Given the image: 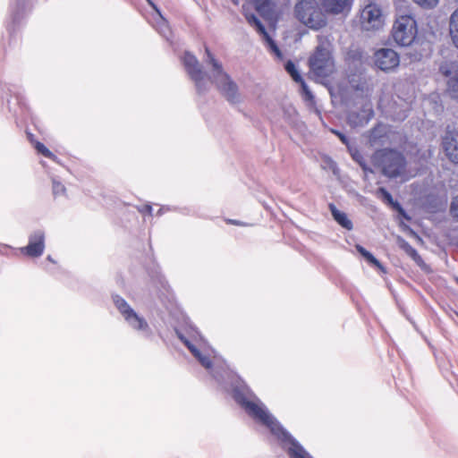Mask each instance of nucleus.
Here are the masks:
<instances>
[{
  "instance_id": "nucleus-1",
  "label": "nucleus",
  "mask_w": 458,
  "mask_h": 458,
  "mask_svg": "<svg viewBox=\"0 0 458 458\" xmlns=\"http://www.w3.org/2000/svg\"><path fill=\"white\" fill-rule=\"evenodd\" d=\"M234 400L256 421L269 428L281 442L290 458H312L309 453L279 424L265 404L246 386L233 388Z\"/></svg>"
},
{
  "instance_id": "nucleus-2",
  "label": "nucleus",
  "mask_w": 458,
  "mask_h": 458,
  "mask_svg": "<svg viewBox=\"0 0 458 458\" xmlns=\"http://www.w3.org/2000/svg\"><path fill=\"white\" fill-rule=\"evenodd\" d=\"M205 63L211 66L210 76L202 71L201 65L196 56L190 52H185L182 61L187 73L195 82L199 92L207 90V83L210 81L214 83L224 97L231 103L236 104L242 101L237 84L224 71L222 64L216 60L208 47L205 48Z\"/></svg>"
},
{
  "instance_id": "nucleus-3",
  "label": "nucleus",
  "mask_w": 458,
  "mask_h": 458,
  "mask_svg": "<svg viewBox=\"0 0 458 458\" xmlns=\"http://www.w3.org/2000/svg\"><path fill=\"white\" fill-rule=\"evenodd\" d=\"M177 335L199 362L218 379V376L213 372L212 366L219 364L221 360L203 336L194 329L190 331L188 336L180 332H177Z\"/></svg>"
},
{
  "instance_id": "nucleus-4",
  "label": "nucleus",
  "mask_w": 458,
  "mask_h": 458,
  "mask_svg": "<svg viewBox=\"0 0 458 458\" xmlns=\"http://www.w3.org/2000/svg\"><path fill=\"white\" fill-rule=\"evenodd\" d=\"M373 163L382 169V173L390 178L405 176V159L393 149L377 150L372 157Z\"/></svg>"
},
{
  "instance_id": "nucleus-5",
  "label": "nucleus",
  "mask_w": 458,
  "mask_h": 458,
  "mask_svg": "<svg viewBox=\"0 0 458 458\" xmlns=\"http://www.w3.org/2000/svg\"><path fill=\"white\" fill-rule=\"evenodd\" d=\"M294 11L296 18L312 30H319L327 24L326 14L320 10L316 0L299 1Z\"/></svg>"
},
{
  "instance_id": "nucleus-6",
  "label": "nucleus",
  "mask_w": 458,
  "mask_h": 458,
  "mask_svg": "<svg viewBox=\"0 0 458 458\" xmlns=\"http://www.w3.org/2000/svg\"><path fill=\"white\" fill-rule=\"evenodd\" d=\"M310 66L313 76L320 81L334 72L335 64L328 44L322 43L317 47L314 55L310 58Z\"/></svg>"
},
{
  "instance_id": "nucleus-7",
  "label": "nucleus",
  "mask_w": 458,
  "mask_h": 458,
  "mask_svg": "<svg viewBox=\"0 0 458 458\" xmlns=\"http://www.w3.org/2000/svg\"><path fill=\"white\" fill-rule=\"evenodd\" d=\"M417 35V23L415 19L408 14L398 16L393 25L392 36L400 46H410Z\"/></svg>"
},
{
  "instance_id": "nucleus-8",
  "label": "nucleus",
  "mask_w": 458,
  "mask_h": 458,
  "mask_svg": "<svg viewBox=\"0 0 458 458\" xmlns=\"http://www.w3.org/2000/svg\"><path fill=\"white\" fill-rule=\"evenodd\" d=\"M359 23L364 31H377L385 25V16L381 7L375 4H366L360 13Z\"/></svg>"
},
{
  "instance_id": "nucleus-9",
  "label": "nucleus",
  "mask_w": 458,
  "mask_h": 458,
  "mask_svg": "<svg viewBox=\"0 0 458 458\" xmlns=\"http://www.w3.org/2000/svg\"><path fill=\"white\" fill-rule=\"evenodd\" d=\"M113 301L123 319L131 328L142 332L148 331L149 327L146 319L136 313L123 298L119 295H114Z\"/></svg>"
},
{
  "instance_id": "nucleus-10",
  "label": "nucleus",
  "mask_w": 458,
  "mask_h": 458,
  "mask_svg": "<svg viewBox=\"0 0 458 458\" xmlns=\"http://www.w3.org/2000/svg\"><path fill=\"white\" fill-rule=\"evenodd\" d=\"M374 64L381 71L394 72L400 64V56L392 48H380L374 53Z\"/></svg>"
},
{
  "instance_id": "nucleus-11",
  "label": "nucleus",
  "mask_w": 458,
  "mask_h": 458,
  "mask_svg": "<svg viewBox=\"0 0 458 458\" xmlns=\"http://www.w3.org/2000/svg\"><path fill=\"white\" fill-rule=\"evenodd\" d=\"M439 72L446 79L447 90L453 98H458V64L445 62L441 64Z\"/></svg>"
},
{
  "instance_id": "nucleus-12",
  "label": "nucleus",
  "mask_w": 458,
  "mask_h": 458,
  "mask_svg": "<svg viewBox=\"0 0 458 458\" xmlns=\"http://www.w3.org/2000/svg\"><path fill=\"white\" fill-rule=\"evenodd\" d=\"M245 19L247 22L253 27L263 38V39L267 44V47H269L270 51L274 53L278 58H282V53L275 41L271 38V37L268 35V33L266 30V28L261 23V21L259 20V18L253 14V13H246Z\"/></svg>"
},
{
  "instance_id": "nucleus-13",
  "label": "nucleus",
  "mask_w": 458,
  "mask_h": 458,
  "mask_svg": "<svg viewBox=\"0 0 458 458\" xmlns=\"http://www.w3.org/2000/svg\"><path fill=\"white\" fill-rule=\"evenodd\" d=\"M445 155L450 162L458 165V132L450 131L443 139Z\"/></svg>"
},
{
  "instance_id": "nucleus-14",
  "label": "nucleus",
  "mask_w": 458,
  "mask_h": 458,
  "mask_svg": "<svg viewBox=\"0 0 458 458\" xmlns=\"http://www.w3.org/2000/svg\"><path fill=\"white\" fill-rule=\"evenodd\" d=\"M352 3L353 0H321L325 12L331 14L349 13Z\"/></svg>"
},
{
  "instance_id": "nucleus-15",
  "label": "nucleus",
  "mask_w": 458,
  "mask_h": 458,
  "mask_svg": "<svg viewBox=\"0 0 458 458\" xmlns=\"http://www.w3.org/2000/svg\"><path fill=\"white\" fill-rule=\"evenodd\" d=\"M374 111L370 104H366L362 109L357 112H352L348 115V123L352 127L363 126L373 117Z\"/></svg>"
},
{
  "instance_id": "nucleus-16",
  "label": "nucleus",
  "mask_w": 458,
  "mask_h": 458,
  "mask_svg": "<svg viewBox=\"0 0 458 458\" xmlns=\"http://www.w3.org/2000/svg\"><path fill=\"white\" fill-rule=\"evenodd\" d=\"M285 70L291 75V77L293 78V80L294 81L301 83L305 100L312 101L314 97H313L311 91L309 89L308 86L302 80L301 74L299 73L294 64L292 61H288L285 64Z\"/></svg>"
},
{
  "instance_id": "nucleus-17",
  "label": "nucleus",
  "mask_w": 458,
  "mask_h": 458,
  "mask_svg": "<svg viewBox=\"0 0 458 458\" xmlns=\"http://www.w3.org/2000/svg\"><path fill=\"white\" fill-rule=\"evenodd\" d=\"M44 233L40 231L35 232L32 238H30V257L40 256L45 249Z\"/></svg>"
},
{
  "instance_id": "nucleus-18",
  "label": "nucleus",
  "mask_w": 458,
  "mask_h": 458,
  "mask_svg": "<svg viewBox=\"0 0 458 458\" xmlns=\"http://www.w3.org/2000/svg\"><path fill=\"white\" fill-rule=\"evenodd\" d=\"M329 209L331 211L334 219L344 228L352 230L353 227L352 222L349 219L344 212H342L336 208L334 204H329Z\"/></svg>"
},
{
  "instance_id": "nucleus-19",
  "label": "nucleus",
  "mask_w": 458,
  "mask_h": 458,
  "mask_svg": "<svg viewBox=\"0 0 458 458\" xmlns=\"http://www.w3.org/2000/svg\"><path fill=\"white\" fill-rule=\"evenodd\" d=\"M256 10L264 17H271L276 10L274 0H254Z\"/></svg>"
},
{
  "instance_id": "nucleus-20",
  "label": "nucleus",
  "mask_w": 458,
  "mask_h": 458,
  "mask_svg": "<svg viewBox=\"0 0 458 458\" xmlns=\"http://www.w3.org/2000/svg\"><path fill=\"white\" fill-rule=\"evenodd\" d=\"M449 35L452 43L458 48V8L450 15Z\"/></svg>"
},
{
  "instance_id": "nucleus-21",
  "label": "nucleus",
  "mask_w": 458,
  "mask_h": 458,
  "mask_svg": "<svg viewBox=\"0 0 458 458\" xmlns=\"http://www.w3.org/2000/svg\"><path fill=\"white\" fill-rule=\"evenodd\" d=\"M398 246L409 256L411 257L418 265L422 263V259L417 252V250L405 240L402 238H398Z\"/></svg>"
},
{
  "instance_id": "nucleus-22",
  "label": "nucleus",
  "mask_w": 458,
  "mask_h": 458,
  "mask_svg": "<svg viewBox=\"0 0 458 458\" xmlns=\"http://www.w3.org/2000/svg\"><path fill=\"white\" fill-rule=\"evenodd\" d=\"M348 151L352 159L361 166L365 173H372V170L365 164L362 155L355 147L348 145Z\"/></svg>"
},
{
  "instance_id": "nucleus-23",
  "label": "nucleus",
  "mask_w": 458,
  "mask_h": 458,
  "mask_svg": "<svg viewBox=\"0 0 458 458\" xmlns=\"http://www.w3.org/2000/svg\"><path fill=\"white\" fill-rule=\"evenodd\" d=\"M379 192L383 196L384 199L386 200L389 204H391L404 218H406L407 220L410 219L406 216L401 205L398 202L394 201L392 195L386 189L380 188Z\"/></svg>"
},
{
  "instance_id": "nucleus-24",
  "label": "nucleus",
  "mask_w": 458,
  "mask_h": 458,
  "mask_svg": "<svg viewBox=\"0 0 458 458\" xmlns=\"http://www.w3.org/2000/svg\"><path fill=\"white\" fill-rule=\"evenodd\" d=\"M35 148L38 154H41L42 156L48 157L56 163H59L57 157L41 142L36 141Z\"/></svg>"
},
{
  "instance_id": "nucleus-25",
  "label": "nucleus",
  "mask_w": 458,
  "mask_h": 458,
  "mask_svg": "<svg viewBox=\"0 0 458 458\" xmlns=\"http://www.w3.org/2000/svg\"><path fill=\"white\" fill-rule=\"evenodd\" d=\"M52 190H53V194L55 198L66 195L65 186L61 182L56 180L55 178L52 179Z\"/></svg>"
},
{
  "instance_id": "nucleus-26",
  "label": "nucleus",
  "mask_w": 458,
  "mask_h": 458,
  "mask_svg": "<svg viewBox=\"0 0 458 458\" xmlns=\"http://www.w3.org/2000/svg\"><path fill=\"white\" fill-rule=\"evenodd\" d=\"M416 4L426 9L436 7L439 0H413Z\"/></svg>"
},
{
  "instance_id": "nucleus-27",
  "label": "nucleus",
  "mask_w": 458,
  "mask_h": 458,
  "mask_svg": "<svg viewBox=\"0 0 458 458\" xmlns=\"http://www.w3.org/2000/svg\"><path fill=\"white\" fill-rule=\"evenodd\" d=\"M450 214L458 222V195L451 202Z\"/></svg>"
},
{
  "instance_id": "nucleus-28",
  "label": "nucleus",
  "mask_w": 458,
  "mask_h": 458,
  "mask_svg": "<svg viewBox=\"0 0 458 458\" xmlns=\"http://www.w3.org/2000/svg\"><path fill=\"white\" fill-rule=\"evenodd\" d=\"M363 257L369 261L370 262L371 264L380 267V263L378 262V260L369 251H367L365 253V255H363Z\"/></svg>"
},
{
  "instance_id": "nucleus-29",
  "label": "nucleus",
  "mask_w": 458,
  "mask_h": 458,
  "mask_svg": "<svg viewBox=\"0 0 458 458\" xmlns=\"http://www.w3.org/2000/svg\"><path fill=\"white\" fill-rule=\"evenodd\" d=\"M380 131V128H376L371 131L369 141L371 144L376 142V139L377 137V131Z\"/></svg>"
},
{
  "instance_id": "nucleus-30",
  "label": "nucleus",
  "mask_w": 458,
  "mask_h": 458,
  "mask_svg": "<svg viewBox=\"0 0 458 458\" xmlns=\"http://www.w3.org/2000/svg\"><path fill=\"white\" fill-rule=\"evenodd\" d=\"M227 223L228 224H231V225H241V226H245L247 225V224H244L239 220H233V219H229L227 220Z\"/></svg>"
},
{
  "instance_id": "nucleus-31",
  "label": "nucleus",
  "mask_w": 458,
  "mask_h": 458,
  "mask_svg": "<svg viewBox=\"0 0 458 458\" xmlns=\"http://www.w3.org/2000/svg\"><path fill=\"white\" fill-rule=\"evenodd\" d=\"M335 133L339 137V139L341 140V141L343 143L346 144L347 146L349 145L348 141H347V138L344 134H342L338 131H335Z\"/></svg>"
},
{
  "instance_id": "nucleus-32",
  "label": "nucleus",
  "mask_w": 458,
  "mask_h": 458,
  "mask_svg": "<svg viewBox=\"0 0 458 458\" xmlns=\"http://www.w3.org/2000/svg\"><path fill=\"white\" fill-rule=\"evenodd\" d=\"M356 250L359 251V253L360 255H365V253L368 251L367 250H365L362 246L360 245H356Z\"/></svg>"
},
{
  "instance_id": "nucleus-33",
  "label": "nucleus",
  "mask_w": 458,
  "mask_h": 458,
  "mask_svg": "<svg viewBox=\"0 0 458 458\" xmlns=\"http://www.w3.org/2000/svg\"><path fill=\"white\" fill-rule=\"evenodd\" d=\"M23 255H29V245L21 249Z\"/></svg>"
},
{
  "instance_id": "nucleus-34",
  "label": "nucleus",
  "mask_w": 458,
  "mask_h": 458,
  "mask_svg": "<svg viewBox=\"0 0 458 458\" xmlns=\"http://www.w3.org/2000/svg\"><path fill=\"white\" fill-rule=\"evenodd\" d=\"M148 3L157 11V13H159V10L157 7L154 4V3L151 0H147Z\"/></svg>"
},
{
  "instance_id": "nucleus-35",
  "label": "nucleus",
  "mask_w": 458,
  "mask_h": 458,
  "mask_svg": "<svg viewBox=\"0 0 458 458\" xmlns=\"http://www.w3.org/2000/svg\"><path fill=\"white\" fill-rule=\"evenodd\" d=\"M329 164H330L331 168L335 171V164L333 161H331V160L329 161Z\"/></svg>"
},
{
  "instance_id": "nucleus-36",
  "label": "nucleus",
  "mask_w": 458,
  "mask_h": 458,
  "mask_svg": "<svg viewBox=\"0 0 458 458\" xmlns=\"http://www.w3.org/2000/svg\"><path fill=\"white\" fill-rule=\"evenodd\" d=\"M146 208H147L148 212L149 214H151V212H152V207H151V206H147V207H146Z\"/></svg>"
},
{
  "instance_id": "nucleus-37",
  "label": "nucleus",
  "mask_w": 458,
  "mask_h": 458,
  "mask_svg": "<svg viewBox=\"0 0 458 458\" xmlns=\"http://www.w3.org/2000/svg\"><path fill=\"white\" fill-rule=\"evenodd\" d=\"M160 33H162L165 37H167V35L165 34V30H160Z\"/></svg>"
},
{
  "instance_id": "nucleus-38",
  "label": "nucleus",
  "mask_w": 458,
  "mask_h": 458,
  "mask_svg": "<svg viewBox=\"0 0 458 458\" xmlns=\"http://www.w3.org/2000/svg\"><path fill=\"white\" fill-rule=\"evenodd\" d=\"M47 259L53 261L50 256L47 257Z\"/></svg>"
}]
</instances>
